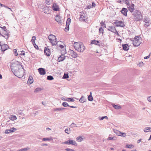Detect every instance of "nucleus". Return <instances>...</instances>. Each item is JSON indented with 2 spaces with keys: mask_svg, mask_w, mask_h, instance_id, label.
<instances>
[{
  "mask_svg": "<svg viewBox=\"0 0 151 151\" xmlns=\"http://www.w3.org/2000/svg\"><path fill=\"white\" fill-rule=\"evenodd\" d=\"M117 131L119 133V134H117V135L118 136H121L122 137H125L126 136V134L125 133L122 132H121L118 131Z\"/></svg>",
  "mask_w": 151,
  "mask_h": 151,
  "instance_id": "obj_28",
  "label": "nucleus"
},
{
  "mask_svg": "<svg viewBox=\"0 0 151 151\" xmlns=\"http://www.w3.org/2000/svg\"><path fill=\"white\" fill-rule=\"evenodd\" d=\"M14 52L15 55L17 56L18 55V53L17 52V50L16 49L14 50Z\"/></svg>",
  "mask_w": 151,
  "mask_h": 151,
  "instance_id": "obj_56",
  "label": "nucleus"
},
{
  "mask_svg": "<svg viewBox=\"0 0 151 151\" xmlns=\"http://www.w3.org/2000/svg\"><path fill=\"white\" fill-rule=\"evenodd\" d=\"M35 47L37 49H38L39 47L38 46L36 45L35 43H33Z\"/></svg>",
  "mask_w": 151,
  "mask_h": 151,
  "instance_id": "obj_55",
  "label": "nucleus"
},
{
  "mask_svg": "<svg viewBox=\"0 0 151 151\" xmlns=\"http://www.w3.org/2000/svg\"><path fill=\"white\" fill-rule=\"evenodd\" d=\"M7 30L6 29V27L5 26L1 27H0V34H1V32L3 31V30Z\"/></svg>",
  "mask_w": 151,
  "mask_h": 151,
  "instance_id": "obj_38",
  "label": "nucleus"
},
{
  "mask_svg": "<svg viewBox=\"0 0 151 151\" xmlns=\"http://www.w3.org/2000/svg\"><path fill=\"white\" fill-rule=\"evenodd\" d=\"M54 79L52 76H48L47 77V79L49 80H52Z\"/></svg>",
  "mask_w": 151,
  "mask_h": 151,
  "instance_id": "obj_43",
  "label": "nucleus"
},
{
  "mask_svg": "<svg viewBox=\"0 0 151 151\" xmlns=\"http://www.w3.org/2000/svg\"><path fill=\"white\" fill-rule=\"evenodd\" d=\"M140 38V36H137L134 38V40H139V39Z\"/></svg>",
  "mask_w": 151,
  "mask_h": 151,
  "instance_id": "obj_53",
  "label": "nucleus"
},
{
  "mask_svg": "<svg viewBox=\"0 0 151 151\" xmlns=\"http://www.w3.org/2000/svg\"><path fill=\"white\" fill-rule=\"evenodd\" d=\"M85 139V137L83 136H79L76 138V140L78 142H81Z\"/></svg>",
  "mask_w": 151,
  "mask_h": 151,
  "instance_id": "obj_23",
  "label": "nucleus"
},
{
  "mask_svg": "<svg viewBox=\"0 0 151 151\" xmlns=\"http://www.w3.org/2000/svg\"><path fill=\"white\" fill-rule=\"evenodd\" d=\"M4 7L6 8H7L8 9H10L11 11H12V9H11V8H9L8 7L5 5H4Z\"/></svg>",
  "mask_w": 151,
  "mask_h": 151,
  "instance_id": "obj_62",
  "label": "nucleus"
},
{
  "mask_svg": "<svg viewBox=\"0 0 151 151\" xmlns=\"http://www.w3.org/2000/svg\"><path fill=\"white\" fill-rule=\"evenodd\" d=\"M87 17L85 14L83 13H81L79 19L81 21H85Z\"/></svg>",
  "mask_w": 151,
  "mask_h": 151,
  "instance_id": "obj_11",
  "label": "nucleus"
},
{
  "mask_svg": "<svg viewBox=\"0 0 151 151\" xmlns=\"http://www.w3.org/2000/svg\"><path fill=\"white\" fill-rule=\"evenodd\" d=\"M0 35L4 37L6 39H8L10 36L9 32L8 30H3V31L1 32Z\"/></svg>",
  "mask_w": 151,
  "mask_h": 151,
  "instance_id": "obj_6",
  "label": "nucleus"
},
{
  "mask_svg": "<svg viewBox=\"0 0 151 151\" xmlns=\"http://www.w3.org/2000/svg\"><path fill=\"white\" fill-rule=\"evenodd\" d=\"M71 22V19L70 18H68L67 19L66 25V27L65 29V32H67L69 30V25L70 24Z\"/></svg>",
  "mask_w": 151,
  "mask_h": 151,
  "instance_id": "obj_9",
  "label": "nucleus"
},
{
  "mask_svg": "<svg viewBox=\"0 0 151 151\" xmlns=\"http://www.w3.org/2000/svg\"><path fill=\"white\" fill-rule=\"evenodd\" d=\"M73 45L75 50L79 52H83L85 50V47L81 42H75L74 43Z\"/></svg>",
  "mask_w": 151,
  "mask_h": 151,
  "instance_id": "obj_2",
  "label": "nucleus"
},
{
  "mask_svg": "<svg viewBox=\"0 0 151 151\" xmlns=\"http://www.w3.org/2000/svg\"><path fill=\"white\" fill-rule=\"evenodd\" d=\"M94 6V2H93L92 3V4H89L88 5L86 6V8L87 9H90L91 8H92Z\"/></svg>",
  "mask_w": 151,
  "mask_h": 151,
  "instance_id": "obj_30",
  "label": "nucleus"
},
{
  "mask_svg": "<svg viewBox=\"0 0 151 151\" xmlns=\"http://www.w3.org/2000/svg\"><path fill=\"white\" fill-rule=\"evenodd\" d=\"M14 70L13 72L15 76L19 78H21L24 75V70L22 66Z\"/></svg>",
  "mask_w": 151,
  "mask_h": 151,
  "instance_id": "obj_3",
  "label": "nucleus"
},
{
  "mask_svg": "<svg viewBox=\"0 0 151 151\" xmlns=\"http://www.w3.org/2000/svg\"><path fill=\"white\" fill-rule=\"evenodd\" d=\"M107 29L113 33H115V31H116V29L114 26H110L108 27Z\"/></svg>",
  "mask_w": 151,
  "mask_h": 151,
  "instance_id": "obj_14",
  "label": "nucleus"
},
{
  "mask_svg": "<svg viewBox=\"0 0 151 151\" xmlns=\"http://www.w3.org/2000/svg\"><path fill=\"white\" fill-rule=\"evenodd\" d=\"M21 53L19 54L20 55H25L24 51L23 50H22L21 51Z\"/></svg>",
  "mask_w": 151,
  "mask_h": 151,
  "instance_id": "obj_60",
  "label": "nucleus"
},
{
  "mask_svg": "<svg viewBox=\"0 0 151 151\" xmlns=\"http://www.w3.org/2000/svg\"><path fill=\"white\" fill-rule=\"evenodd\" d=\"M65 132L68 134H69L70 132V129L69 128H68L65 129Z\"/></svg>",
  "mask_w": 151,
  "mask_h": 151,
  "instance_id": "obj_39",
  "label": "nucleus"
},
{
  "mask_svg": "<svg viewBox=\"0 0 151 151\" xmlns=\"http://www.w3.org/2000/svg\"><path fill=\"white\" fill-rule=\"evenodd\" d=\"M9 47L8 45L7 44H4L1 46V49L2 51L4 52L8 49Z\"/></svg>",
  "mask_w": 151,
  "mask_h": 151,
  "instance_id": "obj_18",
  "label": "nucleus"
},
{
  "mask_svg": "<svg viewBox=\"0 0 151 151\" xmlns=\"http://www.w3.org/2000/svg\"><path fill=\"white\" fill-rule=\"evenodd\" d=\"M101 27H104L106 28V24L104 23V22H102L100 23Z\"/></svg>",
  "mask_w": 151,
  "mask_h": 151,
  "instance_id": "obj_47",
  "label": "nucleus"
},
{
  "mask_svg": "<svg viewBox=\"0 0 151 151\" xmlns=\"http://www.w3.org/2000/svg\"><path fill=\"white\" fill-rule=\"evenodd\" d=\"M29 149V148L28 147L26 148H23L22 149L18 150H17L18 151H26L28 150Z\"/></svg>",
  "mask_w": 151,
  "mask_h": 151,
  "instance_id": "obj_35",
  "label": "nucleus"
},
{
  "mask_svg": "<svg viewBox=\"0 0 151 151\" xmlns=\"http://www.w3.org/2000/svg\"><path fill=\"white\" fill-rule=\"evenodd\" d=\"M134 145L132 144L127 145L126 146V147L128 148H133L134 147Z\"/></svg>",
  "mask_w": 151,
  "mask_h": 151,
  "instance_id": "obj_37",
  "label": "nucleus"
},
{
  "mask_svg": "<svg viewBox=\"0 0 151 151\" xmlns=\"http://www.w3.org/2000/svg\"><path fill=\"white\" fill-rule=\"evenodd\" d=\"M39 73L41 75H44L45 74V70L44 68H40L38 69Z\"/></svg>",
  "mask_w": 151,
  "mask_h": 151,
  "instance_id": "obj_16",
  "label": "nucleus"
},
{
  "mask_svg": "<svg viewBox=\"0 0 151 151\" xmlns=\"http://www.w3.org/2000/svg\"><path fill=\"white\" fill-rule=\"evenodd\" d=\"M147 99L149 102H151V96L148 97Z\"/></svg>",
  "mask_w": 151,
  "mask_h": 151,
  "instance_id": "obj_59",
  "label": "nucleus"
},
{
  "mask_svg": "<svg viewBox=\"0 0 151 151\" xmlns=\"http://www.w3.org/2000/svg\"><path fill=\"white\" fill-rule=\"evenodd\" d=\"M65 56L63 54H61L60 56L59 57L58 59V62H61L63 61L65 59Z\"/></svg>",
  "mask_w": 151,
  "mask_h": 151,
  "instance_id": "obj_20",
  "label": "nucleus"
},
{
  "mask_svg": "<svg viewBox=\"0 0 151 151\" xmlns=\"http://www.w3.org/2000/svg\"><path fill=\"white\" fill-rule=\"evenodd\" d=\"M62 143V144H65L68 145H71L74 146L77 145V144L75 141L73 140L70 139H69L68 140L65 141V142H63Z\"/></svg>",
  "mask_w": 151,
  "mask_h": 151,
  "instance_id": "obj_7",
  "label": "nucleus"
},
{
  "mask_svg": "<svg viewBox=\"0 0 151 151\" xmlns=\"http://www.w3.org/2000/svg\"><path fill=\"white\" fill-rule=\"evenodd\" d=\"M133 45L135 47H138L141 44V42L139 40H134L133 42Z\"/></svg>",
  "mask_w": 151,
  "mask_h": 151,
  "instance_id": "obj_19",
  "label": "nucleus"
},
{
  "mask_svg": "<svg viewBox=\"0 0 151 151\" xmlns=\"http://www.w3.org/2000/svg\"><path fill=\"white\" fill-rule=\"evenodd\" d=\"M12 129L16 130V129L14 127H13L12 128L10 129H8L6 130L5 133L6 134H9V133H10L11 132H12L15 131V130H12Z\"/></svg>",
  "mask_w": 151,
  "mask_h": 151,
  "instance_id": "obj_25",
  "label": "nucleus"
},
{
  "mask_svg": "<svg viewBox=\"0 0 151 151\" xmlns=\"http://www.w3.org/2000/svg\"><path fill=\"white\" fill-rule=\"evenodd\" d=\"M33 82V80L32 76H29L27 81V83L30 84Z\"/></svg>",
  "mask_w": 151,
  "mask_h": 151,
  "instance_id": "obj_27",
  "label": "nucleus"
},
{
  "mask_svg": "<svg viewBox=\"0 0 151 151\" xmlns=\"http://www.w3.org/2000/svg\"><path fill=\"white\" fill-rule=\"evenodd\" d=\"M100 120H102L104 119V116H103L102 117H99L98 118Z\"/></svg>",
  "mask_w": 151,
  "mask_h": 151,
  "instance_id": "obj_61",
  "label": "nucleus"
},
{
  "mask_svg": "<svg viewBox=\"0 0 151 151\" xmlns=\"http://www.w3.org/2000/svg\"><path fill=\"white\" fill-rule=\"evenodd\" d=\"M36 39V37L35 36H33L32 37V39L31 40V41L33 43H35V40Z\"/></svg>",
  "mask_w": 151,
  "mask_h": 151,
  "instance_id": "obj_49",
  "label": "nucleus"
},
{
  "mask_svg": "<svg viewBox=\"0 0 151 151\" xmlns=\"http://www.w3.org/2000/svg\"><path fill=\"white\" fill-rule=\"evenodd\" d=\"M128 9L125 8H123L122 10L121 11V12L124 16H127V12L128 11Z\"/></svg>",
  "mask_w": 151,
  "mask_h": 151,
  "instance_id": "obj_12",
  "label": "nucleus"
},
{
  "mask_svg": "<svg viewBox=\"0 0 151 151\" xmlns=\"http://www.w3.org/2000/svg\"><path fill=\"white\" fill-rule=\"evenodd\" d=\"M85 98L83 96H82L79 100V101L81 103H83L85 101Z\"/></svg>",
  "mask_w": 151,
  "mask_h": 151,
  "instance_id": "obj_31",
  "label": "nucleus"
},
{
  "mask_svg": "<svg viewBox=\"0 0 151 151\" xmlns=\"http://www.w3.org/2000/svg\"><path fill=\"white\" fill-rule=\"evenodd\" d=\"M99 33H102L103 35L104 34V29L102 27H100L99 29Z\"/></svg>",
  "mask_w": 151,
  "mask_h": 151,
  "instance_id": "obj_40",
  "label": "nucleus"
},
{
  "mask_svg": "<svg viewBox=\"0 0 151 151\" xmlns=\"http://www.w3.org/2000/svg\"><path fill=\"white\" fill-rule=\"evenodd\" d=\"M41 90V88H37L35 89V92H37L38 91H40Z\"/></svg>",
  "mask_w": 151,
  "mask_h": 151,
  "instance_id": "obj_50",
  "label": "nucleus"
},
{
  "mask_svg": "<svg viewBox=\"0 0 151 151\" xmlns=\"http://www.w3.org/2000/svg\"><path fill=\"white\" fill-rule=\"evenodd\" d=\"M41 146H47L48 145L47 144H41Z\"/></svg>",
  "mask_w": 151,
  "mask_h": 151,
  "instance_id": "obj_64",
  "label": "nucleus"
},
{
  "mask_svg": "<svg viewBox=\"0 0 151 151\" xmlns=\"http://www.w3.org/2000/svg\"><path fill=\"white\" fill-rule=\"evenodd\" d=\"M150 127H145L144 129V132H149V131H148V130H150Z\"/></svg>",
  "mask_w": 151,
  "mask_h": 151,
  "instance_id": "obj_45",
  "label": "nucleus"
},
{
  "mask_svg": "<svg viewBox=\"0 0 151 151\" xmlns=\"http://www.w3.org/2000/svg\"><path fill=\"white\" fill-rule=\"evenodd\" d=\"M64 100L68 101L74 102L75 101V100L72 98H68Z\"/></svg>",
  "mask_w": 151,
  "mask_h": 151,
  "instance_id": "obj_33",
  "label": "nucleus"
},
{
  "mask_svg": "<svg viewBox=\"0 0 151 151\" xmlns=\"http://www.w3.org/2000/svg\"><path fill=\"white\" fill-rule=\"evenodd\" d=\"M52 8L53 10L54 11H58L59 9L58 6L55 3H54L53 4Z\"/></svg>",
  "mask_w": 151,
  "mask_h": 151,
  "instance_id": "obj_15",
  "label": "nucleus"
},
{
  "mask_svg": "<svg viewBox=\"0 0 151 151\" xmlns=\"http://www.w3.org/2000/svg\"><path fill=\"white\" fill-rule=\"evenodd\" d=\"M144 63L142 62H141L139 63V66H143Z\"/></svg>",
  "mask_w": 151,
  "mask_h": 151,
  "instance_id": "obj_58",
  "label": "nucleus"
},
{
  "mask_svg": "<svg viewBox=\"0 0 151 151\" xmlns=\"http://www.w3.org/2000/svg\"><path fill=\"white\" fill-rule=\"evenodd\" d=\"M48 38L52 45H55L57 44L56 38L55 36L52 35H50L48 36Z\"/></svg>",
  "mask_w": 151,
  "mask_h": 151,
  "instance_id": "obj_5",
  "label": "nucleus"
},
{
  "mask_svg": "<svg viewBox=\"0 0 151 151\" xmlns=\"http://www.w3.org/2000/svg\"><path fill=\"white\" fill-rule=\"evenodd\" d=\"M10 119L12 120H15L17 119V118L15 116L12 115L10 118Z\"/></svg>",
  "mask_w": 151,
  "mask_h": 151,
  "instance_id": "obj_42",
  "label": "nucleus"
},
{
  "mask_svg": "<svg viewBox=\"0 0 151 151\" xmlns=\"http://www.w3.org/2000/svg\"><path fill=\"white\" fill-rule=\"evenodd\" d=\"M150 20L149 18H144V22L147 24L149 23V22Z\"/></svg>",
  "mask_w": 151,
  "mask_h": 151,
  "instance_id": "obj_44",
  "label": "nucleus"
},
{
  "mask_svg": "<svg viewBox=\"0 0 151 151\" xmlns=\"http://www.w3.org/2000/svg\"><path fill=\"white\" fill-rule=\"evenodd\" d=\"M116 137H109L107 139V140H115L116 139Z\"/></svg>",
  "mask_w": 151,
  "mask_h": 151,
  "instance_id": "obj_41",
  "label": "nucleus"
},
{
  "mask_svg": "<svg viewBox=\"0 0 151 151\" xmlns=\"http://www.w3.org/2000/svg\"><path fill=\"white\" fill-rule=\"evenodd\" d=\"M68 77L69 76L68 74H64L63 76V79H66L68 78Z\"/></svg>",
  "mask_w": 151,
  "mask_h": 151,
  "instance_id": "obj_48",
  "label": "nucleus"
},
{
  "mask_svg": "<svg viewBox=\"0 0 151 151\" xmlns=\"http://www.w3.org/2000/svg\"><path fill=\"white\" fill-rule=\"evenodd\" d=\"M70 53L71 56L73 58H75L77 57V54L73 50H71Z\"/></svg>",
  "mask_w": 151,
  "mask_h": 151,
  "instance_id": "obj_22",
  "label": "nucleus"
},
{
  "mask_svg": "<svg viewBox=\"0 0 151 151\" xmlns=\"http://www.w3.org/2000/svg\"><path fill=\"white\" fill-rule=\"evenodd\" d=\"M53 111H61V108H56L55 109H53Z\"/></svg>",
  "mask_w": 151,
  "mask_h": 151,
  "instance_id": "obj_51",
  "label": "nucleus"
},
{
  "mask_svg": "<svg viewBox=\"0 0 151 151\" xmlns=\"http://www.w3.org/2000/svg\"><path fill=\"white\" fill-rule=\"evenodd\" d=\"M134 4L131 3L130 6L127 7L128 10L132 13L131 17L137 22L141 21L142 19V15L139 10L134 9Z\"/></svg>",
  "mask_w": 151,
  "mask_h": 151,
  "instance_id": "obj_1",
  "label": "nucleus"
},
{
  "mask_svg": "<svg viewBox=\"0 0 151 151\" xmlns=\"http://www.w3.org/2000/svg\"><path fill=\"white\" fill-rule=\"evenodd\" d=\"M94 44V40H92L91 41V43L90 45L91 46H90V47H91V46L92 44Z\"/></svg>",
  "mask_w": 151,
  "mask_h": 151,
  "instance_id": "obj_57",
  "label": "nucleus"
},
{
  "mask_svg": "<svg viewBox=\"0 0 151 151\" xmlns=\"http://www.w3.org/2000/svg\"><path fill=\"white\" fill-rule=\"evenodd\" d=\"M52 140L53 139L52 137H50L49 138H43L42 139V140L43 141H52Z\"/></svg>",
  "mask_w": 151,
  "mask_h": 151,
  "instance_id": "obj_29",
  "label": "nucleus"
},
{
  "mask_svg": "<svg viewBox=\"0 0 151 151\" xmlns=\"http://www.w3.org/2000/svg\"><path fill=\"white\" fill-rule=\"evenodd\" d=\"M45 3L47 4H50L53 2V0H45Z\"/></svg>",
  "mask_w": 151,
  "mask_h": 151,
  "instance_id": "obj_36",
  "label": "nucleus"
},
{
  "mask_svg": "<svg viewBox=\"0 0 151 151\" xmlns=\"http://www.w3.org/2000/svg\"><path fill=\"white\" fill-rule=\"evenodd\" d=\"M55 19L59 24H62L63 23L61 20V18L59 15H57L55 18Z\"/></svg>",
  "mask_w": 151,
  "mask_h": 151,
  "instance_id": "obj_13",
  "label": "nucleus"
},
{
  "mask_svg": "<svg viewBox=\"0 0 151 151\" xmlns=\"http://www.w3.org/2000/svg\"><path fill=\"white\" fill-rule=\"evenodd\" d=\"M111 105L115 109H119L122 108L121 106L119 105H116L114 103H112Z\"/></svg>",
  "mask_w": 151,
  "mask_h": 151,
  "instance_id": "obj_26",
  "label": "nucleus"
},
{
  "mask_svg": "<svg viewBox=\"0 0 151 151\" xmlns=\"http://www.w3.org/2000/svg\"><path fill=\"white\" fill-rule=\"evenodd\" d=\"M150 58V57L149 55H148L147 56H145V57L144 58V59H148L149 58Z\"/></svg>",
  "mask_w": 151,
  "mask_h": 151,
  "instance_id": "obj_63",
  "label": "nucleus"
},
{
  "mask_svg": "<svg viewBox=\"0 0 151 151\" xmlns=\"http://www.w3.org/2000/svg\"><path fill=\"white\" fill-rule=\"evenodd\" d=\"M123 49L125 51H127L129 50V48L128 45L127 44H123L122 45Z\"/></svg>",
  "mask_w": 151,
  "mask_h": 151,
  "instance_id": "obj_21",
  "label": "nucleus"
},
{
  "mask_svg": "<svg viewBox=\"0 0 151 151\" xmlns=\"http://www.w3.org/2000/svg\"><path fill=\"white\" fill-rule=\"evenodd\" d=\"M66 151H75L69 148H67L65 149Z\"/></svg>",
  "mask_w": 151,
  "mask_h": 151,
  "instance_id": "obj_54",
  "label": "nucleus"
},
{
  "mask_svg": "<svg viewBox=\"0 0 151 151\" xmlns=\"http://www.w3.org/2000/svg\"><path fill=\"white\" fill-rule=\"evenodd\" d=\"M90 95L88 96V99L89 101H92L93 100V97L91 96V93L90 92Z\"/></svg>",
  "mask_w": 151,
  "mask_h": 151,
  "instance_id": "obj_34",
  "label": "nucleus"
},
{
  "mask_svg": "<svg viewBox=\"0 0 151 151\" xmlns=\"http://www.w3.org/2000/svg\"><path fill=\"white\" fill-rule=\"evenodd\" d=\"M76 124L74 123H72L70 125V127L71 128L77 127Z\"/></svg>",
  "mask_w": 151,
  "mask_h": 151,
  "instance_id": "obj_46",
  "label": "nucleus"
},
{
  "mask_svg": "<svg viewBox=\"0 0 151 151\" xmlns=\"http://www.w3.org/2000/svg\"><path fill=\"white\" fill-rule=\"evenodd\" d=\"M22 65L20 64V63L17 61H14L13 62L11 65L12 70V71L16 70L17 68H18L21 67Z\"/></svg>",
  "mask_w": 151,
  "mask_h": 151,
  "instance_id": "obj_4",
  "label": "nucleus"
},
{
  "mask_svg": "<svg viewBox=\"0 0 151 151\" xmlns=\"http://www.w3.org/2000/svg\"><path fill=\"white\" fill-rule=\"evenodd\" d=\"M99 41L95 40V45L100 46L101 45L100 44H99Z\"/></svg>",
  "mask_w": 151,
  "mask_h": 151,
  "instance_id": "obj_52",
  "label": "nucleus"
},
{
  "mask_svg": "<svg viewBox=\"0 0 151 151\" xmlns=\"http://www.w3.org/2000/svg\"><path fill=\"white\" fill-rule=\"evenodd\" d=\"M51 11V9L50 6H46L43 9V11L46 14H49Z\"/></svg>",
  "mask_w": 151,
  "mask_h": 151,
  "instance_id": "obj_10",
  "label": "nucleus"
},
{
  "mask_svg": "<svg viewBox=\"0 0 151 151\" xmlns=\"http://www.w3.org/2000/svg\"><path fill=\"white\" fill-rule=\"evenodd\" d=\"M62 105L63 106L65 107H67V106H69L71 108H76L77 107L76 106H70L68 105V104L67 102H63L62 104Z\"/></svg>",
  "mask_w": 151,
  "mask_h": 151,
  "instance_id": "obj_24",
  "label": "nucleus"
},
{
  "mask_svg": "<svg viewBox=\"0 0 151 151\" xmlns=\"http://www.w3.org/2000/svg\"><path fill=\"white\" fill-rule=\"evenodd\" d=\"M50 49L45 47L44 49V53L47 56H49L50 55Z\"/></svg>",
  "mask_w": 151,
  "mask_h": 151,
  "instance_id": "obj_17",
  "label": "nucleus"
},
{
  "mask_svg": "<svg viewBox=\"0 0 151 151\" xmlns=\"http://www.w3.org/2000/svg\"><path fill=\"white\" fill-rule=\"evenodd\" d=\"M129 1L130 0H123L122 2H124V3L127 5V6H129L131 5L129 3Z\"/></svg>",
  "mask_w": 151,
  "mask_h": 151,
  "instance_id": "obj_32",
  "label": "nucleus"
},
{
  "mask_svg": "<svg viewBox=\"0 0 151 151\" xmlns=\"http://www.w3.org/2000/svg\"><path fill=\"white\" fill-rule=\"evenodd\" d=\"M114 23L115 24V26L116 27H124L125 26L124 22L122 21H119L117 20H116V21L114 22Z\"/></svg>",
  "mask_w": 151,
  "mask_h": 151,
  "instance_id": "obj_8",
  "label": "nucleus"
}]
</instances>
